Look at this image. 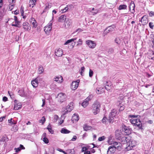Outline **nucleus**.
I'll return each mask as SVG.
<instances>
[{
	"mask_svg": "<svg viewBox=\"0 0 154 154\" xmlns=\"http://www.w3.org/2000/svg\"><path fill=\"white\" fill-rule=\"evenodd\" d=\"M100 103L98 101H96L92 106L93 108L92 112L94 115L98 114L100 112Z\"/></svg>",
	"mask_w": 154,
	"mask_h": 154,
	"instance_id": "obj_1",
	"label": "nucleus"
},
{
	"mask_svg": "<svg viewBox=\"0 0 154 154\" xmlns=\"http://www.w3.org/2000/svg\"><path fill=\"white\" fill-rule=\"evenodd\" d=\"M130 121L134 126H137L140 129H143L142 124L140 119L132 118L130 119Z\"/></svg>",
	"mask_w": 154,
	"mask_h": 154,
	"instance_id": "obj_2",
	"label": "nucleus"
},
{
	"mask_svg": "<svg viewBox=\"0 0 154 154\" xmlns=\"http://www.w3.org/2000/svg\"><path fill=\"white\" fill-rule=\"evenodd\" d=\"M73 103L71 102L67 106L66 109H63L62 113L63 115H65L69 112H70L73 109Z\"/></svg>",
	"mask_w": 154,
	"mask_h": 154,
	"instance_id": "obj_3",
	"label": "nucleus"
},
{
	"mask_svg": "<svg viewBox=\"0 0 154 154\" xmlns=\"http://www.w3.org/2000/svg\"><path fill=\"white\" fill-rule=\"evenodd\" d=\"M73 103L71 102L67 106L66 109H63L62 113L63 115H65L69 112H70L73 109Z\"/></svg>",
	"mask_w": 154,
	"mask_h": 154,
	"instance_id": "obj_4",
	"label": "nucleus"
},
{
	"mask_svg": "<svg viewBox=\"0 0 154 154\" xmlns=\"http://www.w3.org/2000/svg\"><path fill=\"white\" fill-rule=\"evenodd\" d=\"M119 112H117L116 109H114L112 111L109 115V123H113L114 117H115L116 115L118 114Z\"/></svg>",
	"mask_w": 154,
	"mask_h": 154,
	"instance_id": "obj_5",
	"label": "nucleus"
},
{
	"mask_svg": "<svg viewBox=\"0 0 154 154\" xmlns=\"http://www.w3.org/2000/svg\"><path fill=\"white\" fill-rule=\"evenodd\" d=\"M53 21V18L50 21L47 25L45 26L44 28V31L46 33L48 34L50 32L51 30L52 27L51 26L52 25Z\"/></svg>",
	"mask_w": 154,
	"mask_h": 154,
	"instance_id": "obj_6",
	"label": "nucleus"
},
{
	"mask_svg": "<svg viewBox=\"0 0 154 154\" xmlns=\"http://www.w3.org/2000/svg\"><path fill=\"white\" fill-rule=\"evenodd\" d=\"M135 145L136 143L134 141H133L132 140L129 139L127 144V150H129L132 149L133 147L135 146Z\"/></svg>",
	"mask_w": 154,
	"mask_h": 154,
	"instance_id": "obj_7",
	"label": "nucleus"
},
{
	"mask_svg": "<svg viewBox=\"0 0 154 154\" xmlns=\"http://www.w3.org/2000/svg\"><path fill=\"white\" fill-rule=\"evenodd\" d=\"M67 97L66 94L63 93H60L57 95V98L59 99L58 101L60 103H62L66 100Z\"/></svg>",
	"mask_w": 154,
	"mask_h": 154,
	"instance_id": "obj_8",
	"label": "nucleus"
},
{
	"mask_svg": "<svg viewBox=\"0 0 154 154\" xmlns=\"http://www.w3.org/2000/svg\"><path fill=\"white\" fill-rule=\"evenodd\" d=\"M116 28V26L114 25H112L108 27L104 31L103 34L104 35H106L107 33L111 32L115 30Z\"/></svg>",
	"mask_w": 154,
	"mask_h": 154,
	"instance_id": "obj_9",
	"label": "nucleus"
},
{
	"mask_svg": "<svg viewBox=\"0 0 154 154\" xmlns=\"http://www.w3.org/2000/svg\"><path fill=\"white\" fill-rule=\"evenodd\" d=\"M122 131L124 132V134H125V135L130 134L131 133L132 131L131 128L128 127H127L125 125L122 126Z\"/></svg>",
	"mask_w": 154,
	"mask_h": 154,
	"instance_id": "obj_10",
	"label": "nucleus"
},
{
	"mask_svg": "<svg viewBox=\"0 0 154 154\" xmlns=\"http://www.w3.org/2000/svg\"><path fill=\"white\" fill-rule=\"evenodd\" d=\"M79 80H77L76 81L73 82L71 85V88L73 90H75L77 89L78 87L79 83Z\"/></svg>",
	"mask_w": 154,
	"mask_h": 154,
	"instance_id": "obj_11",
	"label": "nucleus"
},
{
	"mask_svg": "<svg viewBox=\"0 0 154 154\" xmlns=\"http://www.w3.org/2000/svg\"><path fill=\"white\" fill-rule=\"evenodd\" d=\"M86 43L88 47L91 48H94L96 45V43L93 41L88 40L86 41Z\"/></svg>",
	"mask_w": 154,
	"mask_h": 154,
	"instance_id": "obj_12",
	"label": "nucleus"
},
{
	"mask_svg": "<svg viewBox=\"0 0 154 154\" xmlns=\"http://www.w3.org/2000/svg\"><path fill=\"white\" fill-rule=\"evenodd\" d=\"M14 109L15 110H18L21 108L22 105L21 103L19 102V101L15 100L14 101Z\"/></svg>",
	"mask_w": 154,
	"mask_h": 154,
	"instance_id": "obj_13",
	"label": "nucleus"
},
{
	"mask_svg": "<svg viewBox=\"0 0 154 154\" xmlns=\"http://www.w3.org/2000/svg\"><path fill=\"white\" fill-rule=\"evenodd\" d=\"M41 79L39 77H37L34 80H32L31 82V84L34 88H36L38 86L39 81H40Z\"/></svg>",
	"mask_w": 154,
	"mask_h": 154,
	"instance_id": "obj_14",
	"label": "nucleus"
},
{
	"mask_svg": "<svg viewBox=\"0 0 154 154\" xmlns=\"http://www.w3.org/2000/svg\"><path fill=\"white\" fill-rule=\"evenodd\" d=\"M72 23V22L71 19H67L65 22V27L66 28L68 29L71 26Z\"/></svg>",
	"mask_w": 154,
	"mask_h": 154,
	"instance_id": "obj_15",
	"label": "nucleus"
},
{
	"mask_svg": "<svg viewBox=\"0 0 154 154\" xmlns=\"http://www.w3.org/2000/svg\"><path fill=\"white\" fill-rule=\"evenodd\" d=\"M76 39V38H74L68 40L64 44V45H66L68 44L71 43V45L72 46V47H73L75 45V41Z\"/></svg>",
	"mask_w": 154,
	"mask_h": 154,
	"instance_id": "obj_16",
	"label": "nucleus"
},
{
	"mask_svg": "<svg viewBox=\"0 0 154 154\" xmlns=\"http://www.w3.org/2000/svg\"><path fill=\"white\" fill-rule=\"evenodd\" d=\"M135 7V5L134 2L131 1L129 5V8L130 11H131V12L132 14H134L135 12L134 10Z\"/></svg>",
	"mask_w": 154,
	"mask_h": 154,
	"instance_id": "obj_17",
	"label": "nucleus"
},
{
	"mask_svg": "<svg viewBox=\"0 0 154 154\" xmlns=\"http://www.w3.org/2000/svg\"><path fill=\"white\" fill-rule=\"evenodd\" d=\"M142 23L143 26H144L147 24L148 22V20L146 15L143 16L141 18L140 20Z\"/></svg>",
	"mask_w": 154,
	"mask_h": 154,
	"instance_id": "obj_18",
	"label": "nucleus"
},
{
	"mask_svg": "<svg viewBox=\"0 0 154 154\" xmlns=\"http://www.w3.org/2000/svg\"><path fill=\"white\" fill-rule=\"evenodd\" d=\"M63 51L61 49H56L55 51V55L57 57H61L63 55Z\"/></svg>",
	"mask_w": 154,
	"mask_h": 154,
	"instance_id": "obj_19",
	"label": "nucleus"
},
{
	"mask_svg": "<svg viewBox=\"0 0 154 154\" xmlns=\"http://www.w3.org/2000/svg\"><path fill=\"white\" fill-rule=\"evenodd\" d=\"M116 151L115 148L112 146H109L107 152V154H113Z\"/></svg>",
	"mask_w": 154,
	"mask_h": 154,
	"instance_id": "obj_20",
	"label": "nucleus"
},
{
	"mask_svg": "<svg viewBox=\"0 0 154 154\" xmlns=\"http://www.w3.org/2000/svg\"><path fill=\"white\" fill-rule=\"evenodd\" d=\"M116 138L118 140H120L121 139L122 137V134L120 131L117 130L115 132Z\"/></svg>",
	"mask_w": 154,
	"mask_h": 154,
	"instance_id": "obj_21",
	"label": "nucleus"
},
{
	"mask_svg": "<svg viewBox=\"0 0 154 154\" xmlns=\"http://www.w3.org/2000/svg\"><path fill=\"white\" fill-rule=\"evenodd\" d=\"M67 19L65 15H62L58 18V21L59 22H63L64 20L65 22Z\"/></svg>",
	"mask_w": 154,
	"mask_h": 154,
	"instance_id": "obj_22",
	"label": "nucleus"
},
{
	"mask_svg": "<svg viewBox=\"0 0 154 154\" xmlns=\"http://www.w3.org/2000/svg\"><path fill=\"white\" fill-rule=\"evenodd\" d=\"M90 99L89 97H88L84 101L82 102V106L84 107H86L88 104V101Z\"/></svg>",
	"mask_w": 154,
	"mask_h": 154,
	"instance_id": "obj_23",
	"label": "nucleus"
},
{
	"mask_svg": "<svg viewBox=\"0 0 154 154\" xmlns=\"http://www.w3.org/2000/svg\"><path fill=\"white\" fill-rule=\"evenodd\" d=\"M23 28L25 30L28 31L29 30H30V29L29 28V24L27 22H24L23 23Z\"/></svg>",
	"mask_w": 154,
	"mask_h": 154,
	"instance_id": "obj_24",
	"label": "nucleus"
},
{
	"mask_svg": "<svg viewBox=\"0 0 154 154\" xmlns=\"http://www.w3.org/2000/svg\"><path fill=\"white\" fill-rule=\"evenodd\" d=\"M72 120L73 121H77L79 120V116L77 114L75 113L72 116Z\"/></svg>",
	"mask_w": 154,
	"mask_h": 154,
	"instance_id": "obj_25",
	"label": "nucleus"
},
{
	"mask_svg": "<svg viewBox=\"0 0 154 154\" xmlns=\"http://www.w3.org/2000/svg\"><path fill=\"white\" fill-rule=\"evenodd\" d=\"M37 0H30L29 2V5L30 7L32 6L33 8L34 6L35 5L36 3Z\"/></svg>",
	"mask_w": 154,
	"mask_h": 154,
	"instance_id": "obj_26",
	"label": "nucleus"
},
{
	"mask_svg": "<svg viewBox=\"0 0 154 154\" xmlns=\"http://www.w3.org/2000/svg\"><path fill=\"white\" fill-rule=\"evenodd\" d=\"M103 89L102 88H97L96 90V92L97 94H100L104 92Z\"/></svg>",
	"mask_w": 154,
	"mask_h": 154,
	"instance_id": "obj_27",
	"label": "nucleus"
},
{
	"mask_svg": "<svg viewBox=\"0 0 154 154\" xmlns=\"http://www.w3.org/2000/svg\"><path fill=\"white\" fill-rule=\"evenodd\" d=\"M18 92L19 95L22 97H25V93L24 89H21L19 90Z\"/></svg>",
	"mask_w": 154,
	"mask_h": 154,
	"instance_id": "obj_28",
	"label": "nucleus"
},
{
	"mask_svg": "<svg viewBox=\"0 0 154 154\" xmlns=\"http://www.w3.org/2000/svg\"><path fill=\"white\" fill-rule=\"evenodd\" d=\"M121 138V141L122 142V143L125 144L126 143L127 144V142L129 140V139L127 138L126 137H123Z\"/></svg>",
	"mask_w": 154,
	"mask_h": 154,
	"instance_id": "obj_29",
	"label": "nucleus"
},
{
	"mask_svg": "<svg viewBox=\"0 0 154 154\" xmlns=\"http://www.w3.org/2000/svg\"><path fill=\"white\" fill-rule=\"evenodd\" d=\"M127 8V6L125 5H122L119 6L118 8V10H122L126 9Z\"/></svg>",
	"mask_w": 154,
	"mask_h": 154,
	"instance_id": "obj_30",
	"label": "nucleus"
},
{
	"mask_svg": "<svg viewBox=\"0 0 154 154\" xmlns=\"http://www.w3.org/2000/svg\"><path fill=\"white\" fill-rule=\"evenodd\" d=\"M60 132L62 133L65 134L69 133L70 132L69 131L64 128H62Z\"/></svg>",
	"mask_w": 154,
	"mask_h": 154,
	"instance_id": "obj_31",
	"label": "nucleus"
},
{
	"mask_svg": "<svg viewBox=\"0 0 154 154\" xmlns=\"http://www.w3.org/2000/svg\"><path fill=\"white\" fill-rule=\"evenodd\" d=\"M44 71L43 67L41 66H39L38 69V73L39 74H41Z\"/></svg>",
	"mask_w": 154,
	"mask_h": 154,
	"instance_id": "obj_32",
	"label": "nucleus"
},
{
	"mask_svg": "<svg viewBox=\"0 0 154 154\" xmlns=\"http://www.w3.org/2000/svg\"><path fill=\"white\" fill-rule=\"evenodd\" d=\"M70 7V5H67L66 7L64 8V9L61 10V11L62 13L65 12Z\"/></svg>",
	"mask_w": 154,
	"mask_h": 154,
	"instance_id": "obj_33",
	"label": "nucleus"
},
{
	"mask_svg": "<svg viewBox=\"0 0 154 154\" xmlns=\"http://www.w3.org/2000/svg\"><path fill=\"white\" fill-rule=\"evenodd\" d=\"M55 81L57 82L58 83H60L62 82V81H61L60 79H61V80H62L63 78L61 76L60 77H57L56 78H55Z\"/></svg>",
	"mask_w": 154,
	"mask_h": 154,
	"instance_id": "obj_34",
	"label": "nucleus"
},
{
	"mask_svg": "<svg viewBox=\"0 0 154 154\" xmlns=\"http://www.w3.org/2000/svg\"><path fill=\"white\" fill-rule=\"evenodd\" d=\"M149 57L151 59L154 60V52L152 51H150Z\"/></svg>",
	"mask_w": 154,
	"mask_h": 154,
	"instance_id": "obj_35",
	"label": "nucleus"
},
{
	"mask_svg": "<svg viewBox=\"0 0 154 154\" xmlns=\"http://www.w3.org/2000/svg\"><path fill=\"white\" fill-rule=\"evenodd\" d=\"M49 126H50V124H49V125H48V127L47 128V129L48 131L51 134H54V131L52 130V128L51 127H49Z\"/></svg>",
	"mask_w": 154,
	"mask_h": 154,
	"instance_id": "obj_36",
	"label": "nucleus"
},
{
	"mask_svg": "<svg viewBox=\"0 0 154 154\" xmlns=\"http://www.w3.org/2000/svg\"><path fill=\"white\" fill-rule=\"evenodd\" d=\"M8 122L11 125H15L16 124L15 122L12 118L8 120Z\"/></svg>",
	"mask_w": 154,
	"mask_h": 154,
	"instance_id": "obj_37",
	"label": "nucleus"
},
{
	"mask_svg": "<svg viewBox=\"0 0 154 154\" xmlns=\"http://www.w3.org/2000/svg\"><path fill=\"white\" fill-rule=\"evenodd\" d=\"M121 143H119V145L116 146L114 147L115 148V149L116 150V149L117 150H120L121 149Z\"/></svg>",
	"mask_w": 154,
	"mask_h": 154,
	"instance_id": "obj_38",
	"label": "nucleus"
},
{
	"mask_svg": "<svg viewBox=\"0 0 154 154\" xmlns=\"http://www.w3.org/2000/svg\"><path fill=\"white\" fill-rule=\"evenodd\" d=\"M67 152L69 154H75V151L73 149H69Z\"/></svg>",
	"mask_w": 154,
	"mask_h": 154,
	"instance_id": "obj_39",
	"label": "nucleus"
},
{
	"mask_svg": "<svg viewBox=\"0 0 154 154\" xmlns=\"http://www.w3.org/2000/svg\"><path fill=\"white\" fill-rule=\"evenodd\" d=\"M119 109L118 110L119 112L123 111L125 109V107L122 105L120 104V105L119 106Z\"/></svg>",
	"mask_w": 154,
	"mask_h": 154,
	"instance_id": "obj_40",
	"label": "nucleus"
},
{
	"mask_svg": "<svg viewBox=\"0 0 154 154\" xmlns=\"http://www.w3.org/2000/svg\"><path fill=\"white\" fill-rule=\"evenodd\" d=\"M115 42L118 45H120L121 43V41L119 38H116L115 40Z\"/></svg>",
	"mask_w": 154,
	"mask_h": 154,
	"instance_id": "obj_41",
	"label": "nucleus"
},
{
	"mask_svg": "<svg viewBox=\"0 0 154 154\" xmlns=\"http://www.w3.org/2000/svg\"><path fill=\"white\" fill-rule=\"evenodd\" d=\"M51 8V7L49 5L46 6L44 9V10H43L42 12V14L45 12H47L49 9Z\"/></svg>",
	"mask_w": 154,
	"mask_h": 154,
	"instance_id": "obj_42",
	"label": "nucleus"
},
{
	"mask_svg": "<svg viewBox=\"0 0 154 154\" xmlns=\"http://www.w3.org/2000/svg\"><path fill=\"white\" fill-rule=\"evenodd\" d=\"M45 121V119L44 116H43L41 119L39 120V122H42V123L43 124Z\"/></svg>",
	"mask_w": 154,
	"mask_h": 154,
	"instance_id": "obj_43",
	"label": "nucleus"
},
{
	"mask_svg": "<svg viewBox=\"0 0 154 154\" xmlns=\"http://www.w3.org/2000/svg\"><path fill=\"white\" fill-rule=\"evenodd\" d=\"M108 120L106 117H104L102 120V122L103 123L106 124Z\"/></svg>",
	"mask_w": 154,
	"mask_h": 154,
	"instance_id": "obj_44",
	"label": "nucleus"
},
{
	"mask_svg": "<svg viewBox=\"0 0 154 154\" xmlns=\"http://www.w3.org/2000/svg\"><path fill=\"white\" fill-rule=\"evenodd\" d=\"M34 20V21L32 23V24L33 25V26L35 28H36L37 26V23L36 21L33 18Z\"/></svg>",
	"mask_w": 154,
	"mask_h": 154,
	"instance_id": "obj_45",
	"label": "nucleus"
},
{
	"mask_svg": "<svg viewBox=\"0 0 154 154\" xmlns=\"http://www.w3.org/2000/svg\"><path fill=\"white\" fill-rule=\"evenodd\" d=\"M106 137L104 136L100 137L98 138V140L99 141H102L105 139Z\"/></svg>",
	"mask_w": 154,
	"mask_h": 154,
	"instance_id": "obj_46",
	"label": "nucleus"
},
{
	"mask_svg": "<svg viewBox=\"0 0 154 154\" xmlns=\"http://www.w3.org/2000/svg\"><path fill=\"white\" fill-rule=\"evenodd\" d=\"M119 143H120V142H118L115 141L113 142L112 143L113 145H112V146L115 147L119 145Z\"/></svg>",
	"mask_w": 154,
	"mask_h": 154,
	"instance_id": "obj_47",
	"label": "nucleus"
},
{
	"mask_svg": "<svg viewBox=\"0 0 154 154\" xmlns=\"http://www.w3.org/2000/svg\"><path fill=\"white\" fill-rule=\"evenodd\" d=\"M90 127H91L88 126L87 125H85L83 127V128L85 131H87L89 129L88 128Z\"/></svg>",
	"mask_w": 154,
	"mask_h": 154,
	"instance_id": "obj_48",
	"label": "nucleus"
},
{
	"mask_svg": "<svg viewBox=\"0 0 154 154\" xmlns=\"http://www.w3.org/2000/svg\"><path fill=\"white\" fill-rule=\"evenodd\" d=\"M43 140L46 143H48L49 142V140L47 137L43 138Z\"/></svg>",
	"mask_w": 154,
	"mask_h": 154,
	"instance_id": "obj_49",
	"label": "nucleus"
},
{
	"mask_svg": "<svg viewBox=\"0 0 154 154\" xmlns=\"http://www.w3.org/2000/svg\"><path fill=\"white\" fill-rule=\"evenodd\" d=\"M6 116H4L3 117H2L0 118V122H2L4 121L6 119Z\"/></svg>",
	"mask_w": 154,
	"mask_h": 154,
	"instance_id": "obj_50",
	"label": "nucleus"
},
{
	"mask_svg": "<svg viewBox=\"0 0 154 154\" xmlns=\"http://www.w3.org/2000/svg\"><path fill=\"white\" fill-rule=\"evenodd\" d=\"M20 13L21 14L22 16H23L24 13V8L22 6H21L20 8Z\"/></svg>",
	"mask_w": 154,
	"mask_h": 154,
	"instance_id": "obj_51",
	"label": "nucleus"
},
{
	"mask_svg": "<svg viewBox=\"0 0 154 154\" xmlns=\"http://www.w3.org/2000/svg\"><path fill=\"white\" fill-rule=\"evenodd\" d=\"M138 116V115H130L128 116V117L131 118H137Z\"/></svg>",
	"mask_w": 154,
	"mask_h": 154,
	"instance_id": "obj_52",
	"label": "nucleus"
},
{
	"mask_svg": "<svg viewBox=\"0 0 154 154\" xmlns=\"http://www.w3.org/2000/svg\"><path fill=\"white\" fill-rule=\"evenodd\" d=\"M149 26L150 28L152 29L154 27V25L153 23L152 22L149 23Z\"/></svg>",
	"mask_w": 154,
	"mask_h": 154,
	"instance_id": "obj_53",
	"label": "nucleus"
},
{
	"mask_svg": "<svg viewBox=\"0 0 154 154\" xmlns=\"http://www.w3.org/2000/svg\"><path fill=\"white\" fill-rule=\"evenodd\" d=\"M93 74V72L92 70L91 69H90L89 70V76L90 77H91L92 76Z\"/></svg>",
	"mask_w": 154,
	"mask_h": 154,
	"instance_id": "obj_54",
	"label": "nucleus"
},
{
	"mask_svg": "<svg viewBox=\"0 0 154 154\" xmlns=\"http://www.w3.org/2000/svg\"><path fill=\"white\" fill-rule=\"evenodd\" d=\"M114 51V49L113 48H109L108 51V52L109 54H112V53Z\"/></svg>",
	"mask_w": 154,
	"mask_h": 154,
	"instance_id": "obj_55",
	"label": "nucleus"
},
{
	"mask_svg": "<svg viewBox=\"0 0 154 154\" xmlns=\"http://www.w3.org/2000/svg\"><path fill=\"white\" fill-rule=\"evenodd\" d=\"M87 150H88V148L87 147H82L81 151H82V152H85V151H86Z\"/></svg>",
	"mask_w": 154,
	"mask_h": 154,
	"instance_id": "obj_56",
	"label": "nucleus"
},
{
	"mask_svg": "<svg viewBox=\"0 0 154 154\" xmlns=\"http://www.w3.org/2000/svg\"><path fill=\"white\" fill-rule=\"evenodd\" d=\"M14 20L15 21V23H20V22L18 20L17 18V16H14Z\"/></svg>",
	"mask_w": 154,
	"mask_h": 154,
	"instance_id": "obj_57",
	"label": "nucleus"
},
{
	"mask_svg": "<svg viewBox=\"0 0 154 154\" xmlns=\"http://www.w3.org/2000/svg\"><path fill=\"white\" fill-rule=\"evenodd\" d=\"M8 94L11 97L12 99L13 98H14V95L13 94V93L12 92H10V91H8Z\"/></svg>",
	"mask_w": 154,
	"mask_h": 154,
	"instance_id": "obj_58",
	"label": "nucleus"
},
{
	"mask_svg": "<svg viewBox=\"0 0 154 154\" xmlns=\"http://www.w3.org/2000/svg\"><path fill=\"white\" fill-rule=\"evenodd\" d=\"M5 137H2L1 140H0V143L2 144V142H4L5 141Z\"/></svg>",
	"mask_w": 154,
	"mask_h": 154,
	"instance_id": "obj_59",
	"label": "nucleus"
},
{
	"mask_svg": "<svg viewBox=\"0 0 154 154\" xmlns=\"http://www.w3.org/2000/svg\"><path fill=\"white\" fill-rule=\"evenodd\" d=\"M105 89L107 91H109L111 89V87L108 85H106L105 87Z\"/></svg>",
	"mask_w": 154,
	"mask_h": 154,
	"instance_id": "obj_60",
	"label": "nucleus"
},
{
	"mask_svg": "<svg viewBox=\"0 0 154 154\" xmlns=\"http://www.w3.org/2000/svg\"><path fill=\"white\" fill-rule=\"evenodd\" d=\"M17 126L14 125L13 127V128L12 129V130L14 131H16L17 130Z\"/></svg>",
	"mask_w": 154,
	"mask_h": 154,
	"instance_id": "obj_61",
	"label": "nucleus"
},
{
	"mask_svg": "<svg viewBox=\"0 0 154 154\" xmlns=\"http://www.w3.org/2000/svg\"><path fill=\"white\" fill-rule=\"evenodd\" d=\"M14 150H15V152L18 153L21 150V149L19 148H15Z\"/></svg>",
	"mask_w": 154,
	"mask_h": 154,
	"instance_id": "obj_62",
	"label": "nucleus"
},
{
	"mask_svg": "<svg viewBox=\"0 0 154 154\" xmlns=\"http://www.w3.org/2000/svg\"><path fill=\"white\" fill-rule=\"evenodd\" d=\"M78 45H81L82 43V41L81 39H79L78 42Z\"/></svg>",
	"mask_w": 154,
	"mask_h": 154,
	"instance_id": "obj_63",
	"label": "nucleus"
},
{
	"mask_svg": "<svg viewBox=\"0 0 154 154\" xmlns=\"http://www.w3.org/2000/svg\"><path fill=\"white\" fill-rule=\"evenodd\" d=\"M149 15L150 17H152L154 16V12L151 11L150 13L149 14Z\"/></svg>",
	"mask_w": 154,
	"mask_h": 154,
	"instance_id": "obj_64",
	"label": "nucleus"
}]
</instances>
